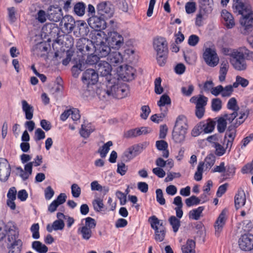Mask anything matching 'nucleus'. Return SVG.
<instances>
[{"instance_id": "obj_3", "label": "nucleus", "mask_w": 253, "mask_h": 253, "mask_svg": "<svg viewBox=\"0 0 253 253\" xmlns=\"http://www.w3.org/2000/svg\"><path fill=\"white\" fill-rule=\"evenodd\" d=\"M216 122L211 119L201 122L197 125L192 131V134L197 136L201 133H209L214 129Z\"/></svg>"}, {"instance_id": "obj_24", "label": "nucleus", "mask_w": 253, "mask_h": 253, "mask_svg": "<svg viewBox=\"0 0 253 253\" xmlns=\"http://www.w3.org/2000/svg\"><path fill=\"white\" fill-rule=\"evenodd\" d=\"M233 51L245 60H253V51L250 50L245 46L241 47L238 50Z\"/></svg>"}, {"instance_id": "obj_21", "label": "nucleus", "mask_w": 253, "mask_h": 253, "mask_svg": "<svg viewBox=\"0 0 253 253\" xmlns=\"http://www.w3.org/2000/svg\"><path fill=\"white\" fill-rule=\"evenodd\" d=\"M221 16L224 20V24L228 29H231L235 26V22L232 15L226 10H223Z\"/></svg>"}, {"instance_id": "obj_8", "label": "nucleus", "mask_w": 253, "mask_h": 253, "mask_svg": "<svg viewBox=\"0 0 253 253\" xmlns=\"http://www.w3.org/2000/svg\"><path fill=\"white\" fill-rule=\"evenodd\" d=\"M82 80L87 87L89 85L95 84L98 80V74L93 69H87L83 73Z\"/></svg>"}, {"instance_id": "obj_34", "label": "nucleus", "mask_w": 253, "mask_h": 253, "mask_svg": "<svg viewBox=\"0 0 253 253\" xmlns=\"http://www.w3.org/2000/svg\"><path fill=\"white\" fill-rule=\"evenodd\" d=\"M32 248L40 253H46L48 251V248L38 241H34L32 243Z\"/></svg>"}, {"instance_id": "obj_53", "label": "nucleus", "mask_w": 253, "mask_h": 253, "mask_svg": "<svg viewBox=\"0 0 253 253\" xmlns=\"http://www.w3.org/2000/svg\"><path fill=\"white\" fill-rule=\"evenodd\" d=\"M39 229L40 226L38 223H34L31 226L30 230L32 233V237L34 239H38L40 238Z\"/></svg>"}, {"instance_id": "obj_30", "label": "nucleus", "mask_w": 253, "mask_h": 253, "mask_svg": "<svg viewBox=\"0 0 253 253\" xmlns=\"http://www.w3.org/2000/svg\"><path fill=\"white\" fill-rule=\"evenodd\" d=\"M195 242L191 239H188L186 244L182 247L183 253H195Z\"/></svg>"}, {"instance_id": "obj_4", "label": "nucleus", "mask_w": 253, "mask_h": 253, "mask_svg": "<svg viewBox=\"0 0 253 253\" xmlns=\"http://www.w3.org/2000/svg\"><path fill=\"white\" fill-rule=\"evenodd\" d=\"M230 56V62L233 67L237 71H245L248 67L246 60L240 57L233 50L229 54Z\"/></svg>"}, {"instance_id": "obj_47", "label": "nucleus", "mask_w": 253, "mask_h": 253, "mask_svg": "<svg viewBox=\"0 0 253 253\" xmlns=\"http://www.w3.org/2000/svg\"><path fill=\"white\" fill-rule=\"evenodd\" d=\"M222 107V102L219 98H213L211 101V108L213 111H219Z\"/></svg>"}, {"instance_id": "obj_5", "label": "nucleus", "mask_w": 253, "mask_h": 253, "mask_svg": "<svg viewBox=\"0 0 253 253\" xmlns=\"http://www.w3.org/2000/svg\"><path fill=\"white\" fill-rule=\"evenodd\" d=\"M107 41L111 48L118 49L124 44V38L118 33L108 31Z\"/></svg>"}, {"instance_id": "obj_25", "label": "nucleus", "mask_w": 253, "mask_h": 253, "mask_svg": "<svg viewBox=\"0 0 253 253\" xmlns=\"http://www.w3.org/2000/svg\"><path fill=\"white\" fill-rule=\"evenodd\" d=\"M138 149L139 147L138 146H133L128 148L124 153L123 156L124 160L128 161L137 156Z\"/></svg>"}, {"instance_id": "obj_60", "label": "nucleus", "mask_w": 253, "mask_h": 253, "mask_svg": "<svg viewBox=\"0 0 253 253\" xmlns=\"http://www.w3.org/2000/svg\"><path fill=\"white\" fill-rule=\"evenodd\" d=\"M45 137V133L41 128H39L35 130L34 139L36 141L43 139Z\"/></svg>"}, {"instance_id": "obj_20", "label": "nucleus", "mask_w": 253, "mask_h": 253, "mask_svg": "<svg viewBox=\"0 0 253 253\" xmlns=\"http://www.w3.org/2000/svg\"><path fill=\"white\" fill-rule=\"evenodd\" d=\"M226 211L225 210H223L220 213L218 217L215 221L214 228L216 234H219L221 231L225 224L226 220Z\"/></svg>"}, {"instance_id": "obj_6", "label": "nucleus", "mask_w": 253, "mask_h": 253, "mask_svg": "<svg viewBox=\"0 0 253 253\" xmlns=\"http://www.w3.org/2000/svg\"><path fill=\"white\" fill-rule=\"evenodd\" d=\"M76 46L78 52H80L83 55L89 54L94 49V45L91 41L86 38L79 39Z\"/></svg>"}, {"instance_id": "obj_39", "label": "nucleus", "mask_w": 253, "mask_h": 253, "mask_svg": "<svg viewBox=\"0 0 253 253\" xmlns=\"http://www.w3.org/2000/svg\"><path fill=\"white\" fill-rule=\"evenodd\" d=\"M171 104V99L170 97L166 94L162 95L160 100L158 101L157 104L160 107L161 111L163 110V107L166 105H170Z\"/></svg>"}, {"instance_id": "obj_18", "label": "nucleus", "mask_w": 253, "mask_h": 253, "mask_svg": "<svg viewBox=\"0 0 253 253\" xmlns=\"http://www.w3.org/2000/svg\"><path fill=\"white\" fill-rule=\"evenodd\" d=\"M48 10V19L54 22H58L62 18V13L61 8L59 7H55L54 6H50Z\"/></svg>"}, {"instance_id": "obj_36", "label": "nucleus", "mask_w": 253, "mask_h": 253, "mask_svg": "<svg viewBox=\"0 0 253 253\" xmlns=\"http://www.w3.org/2000/svg\"><path fill=\"white\" fill-rule=\"evenodd\" d=\"M113 145V142L109 141L104 144L102 147L98 150V153H99L100 157L102 158H105L110 150V147Z\"/></svg>"}, {"instance_id": "obj_62", "label": "nucleus", "mask_w": 253, "mask_h": 253, "mask_svg": "<svg viewBox=\"0 0 253 253\" xmlns=\"http://www.w3.org/2000/svg\"><path fill=\"white\" fill-rule=\"evenodd\" d=\"M72 194L75 198H78L81 193L80 187L77 184H73L71 186Z\"/></svg>"}, {"instance_id": "obj_29", "label": "nucleus", "mask_w": 253, "mask_h": 253, "mask_svg": "<svg viewBox=\"0 0 253 253\" xmlns=\"http://www.w3.org/2000/svg\"><path fill=\"white\" fill-rule=\"evenodd\" d=\"M86 8V5L84 2H78L74 6L73 11L76 15L82 16L84 14Z\"/></svg>"}, {"instance_id": "obj_41", "label": "nucleus", "mask_w": 253, "mask_h": 253, "mask_svg": "<svg viewBox=\"0 0 253 253\" xmlns=\"http://www.w3.org/2000/svg\"><path fill=\"white\" fill-rule=\"evenodd\" d=\"M94 40L96 41H94V42L96 44L101 43V42H105L107 41V37L106 35L104 32H102L101 31H98L97 33L95 34L94 36Z\"/></svg>"}, {"instance_id": "obj_43", "label": "nucleus", "mask_w": 253, "mask_h": 253, "mask_svg": "<svg viewBox=\"0 0 253 253\" xmlns=\"http://www.w3.org/2000/svg\"><path fill=\"white\" fill-rule=\"evenodd\" d=\"M227 107L228 109L233 110V112H238L239 107L237 105L236 99L234 97L230 98L227 104Z\"/></svg>"}, {"instance_id": "obj_16", "label": "nucleus", "mask_w": 253, "mask_h": 253, "mask_svg": "<svg viewBox=\"0 0 253 253\" xmlns=\"http://www.w3.org/2000/svg\"><path fill=\"white\" fill-rule=\"evenodd\" d=\"M94 48L96 54L100 57L108 56L111 51V46L106 42L96 44L94 45Z\"/></svg>"}, {"instance_id": "obj_14", "label": "nucleus", "mask_w": 253, "mask_h": 253, "mask_svg": "<svg viewBox=\"0 0 253 253\" xmlns=\"http://www.w3.org/2000/svg\"><path fill=\"white\" fill-rule=\"evenodd\" d=\"M153 46L157 54L168 53V42L165 38L158 37L154 39Z\"/></svg>"}, {"instance_id": "obj_37", "label": "nucleus", "mask_w": 253, "mask_h": 253, "mask_svg": "<svg viewBox=\"0 0 253 253\" xmlns=\"http://www.w3.org/2000/svg\"><path fill=\"white\" fill-rule=\"evenodd\" d=\"M169 221L170 225L172 226L173 232L174 233L177 232L180 226V219L175 216L172 215L169 218Z\"/></svg>"}, {"instance_id": "obj_2", "label": "nucleus", "mask_w": 253, "mask_h": 253, "mask_svg": "<svg viewBox=\"0 0 253 253\" xmlns=\"http://www.w3.org/2000/svg\"><path fill=\"white\" fill-rule=\"evenodd\" d=\"M151 227L155 230V239L157 242H162L165 237L166 230L164 222L153 215L149 218Z\"/></svg>"}, {"instance_id": "obj_13", "label": "nucleus", "mask_w": 253, "mask_h": 253, "mask_svg": "<svg viewBox=\"0 0 253 253\" xmlns=\"http://www.w3.org/2000/svg\"><path fill=\"white\" fill-rule=\"evenodd\" d=\"M11 172L10 164L6 159L4 158L0 159V180L2 182L6 181Z\"/></svg>"}, {"instance_id": "obj_40", "label": "nucleus", "mask_w": 253, "mask_h": 253, "mask_svg": "<svg viewBox=\"0 0 253 253\" xmlns=\"http://www.w3.org/2000/svg\"><path fill=\"white\" fill-rule=\"evenodd\" d=\"M227 122L222 116L219 117L217 120V128L220 133L223 132L227 126Z\"/></svg>"}, {"instance_id": "obj_22", "label": "nucleus", "mask_w": 253, "mask_h": 253, "mask_svg": "<svg viewBox=\"0 0 253 253\" xmlns=\"http://www.w3.org/2000/svg\"><path fill=\"white\" fill-rule=\"evenodd\" d=\"M246 201L245 193L243 190H239L235 196V206L238 209L245 205Z\"/></svg>"}, {"instance_id": "obj_17", "label": "nucleus", "mask_w": 253, "mask_h": 253, "mask_svg": "<svg viewBox=\"0 0 253 253\" xmlns=\"http://www.w3.org/2000/svg\"><path fill=\"white\" fill-rule=\"evenodd\" d=\"M60 24L64 26L66 32L70 33L75 28V21L72 16L65 15L62 17Z\"/></svg>"}, {"instance_id": "obj_49", "label": "nucleus", "mask_w": 253, "mask_h": 253, "mask_svg": "<svg viewBox=\"0 0 253 253\" xmlns=\"http://www.w3.org/2000/svg\"><path fill=\"white\" fill-rule=\"evenodd\" d=\"M92 131L93 129L90 128L89 126H85L84 125H82L80 133L82 137L87 138Z\"/></svg>"}, {"instance_id": "obj_56", "label": "nucleus", "mask_w": 253, "mask_h": 253, "mask_svg": "<svg viewBox=\"0 0 253 253\" xmlns=\"http://www.w3.org/2000/svg\"><path fill=\"white\" fill-rule=\"evenodd\" d=\"M212 146L215 148V153L218 156H222L225 152V149L224 147L218 142L214 143Z\"/></svg>"}, {"instance_id": "obj_58", "label": "nucleus", "mask_w": 253, "mask_h": 253, "mask_svg": "<svg viewBox=\"0 0 253 253\" xmlns=\"http://www.w3.org/2000/svg\"><path fill=\"white\" fill-rule=\"evenodd\" d=\"M140 135L139 128L130 129L125 133V136L127 138L136 137Z\"/></svg>"}, {"instance_id": "obj_52", "label": "nucleus", "mask_w": 253, "mask_h": 253, "mask_svg": "<svg viewBox=\"0 0 253 253\" xmlns=\"http://www.w3.org/2000/svg\"><path fill=\"white\" fill-rule=\"evenodd\" d=\"M84 219L85 220V224L83 226L86 227L90 230L95 228L96 222L94 219L90 217H87Z\"/></svg>"}, {"instance_id": "obj_57", "label": "nucleus", "mask_w": 253, "mask_h": 253, "mask_svg": "<svg viewBox=\"0 0 253 253\" xmlns=\"http://www.w3.org/2000/svg\"><path fill=\"white\" fill-rule=\"evenodd\" d=\"M162 80L161 78H157L155 81V92L156 94H160L164 91L163 88L161 86Z\"/></svg>"}, {"instance_id": "obj_9", "label": "nucleus", "mask_w": 253, "mask_h": 253, "mask_svg": "<svg viewBox=\"0 0 253 253\" xmlns=\"http://www.w3.org/2000/svg\"><path fill=\"white\" fill-rule=\"evenodd\" d=\"M240 22L244 28V31H242V33L246 34L249 32L251 31L253 28V10L251 9L242 16Z\"/></svg>"}, {"instance_id": "obj_61", "label": "nucleus", "mask_w": 253, "mask_h": 253, "mask_svg": "<svg viewBox=\"0 0 253 253\" xmlns=\"http://www.w3.org/2000/svg\"><path fill=\"white\" fill-rule=\"evenodd\" d=\"M156 199L157 201L161 205H164L166 203V201L163 196V191L161 189L156 190Z\"/></svg>"}, {"instance_id": "obj_64", "label": "nucleus", "mask_w": 253, "mask_h": 253, "mask_svg": "<svg viewBox=\"0 0 253 253\" xmlns=\"http://www.w3.org/2000/svg\"><path fill=\"white\" fill-rule=\"evenodd\" d=\"M242 172L243 173H253V159L251 163L247 164L243 167Z\"/></svg>"}, {"instance_id": "obj_55", "label": "nucleus", "mask_w": 253, "mask_h": 253, "mask_svg": "<svg viewBox=\"0 0 253 253\" xmlns=\"http://www.w3.org/2000/svg\"><path fill=\"white\" fill-rule=\"evenodd\" d=\"M199 3L201 9L204 12H207L211 10L210 0H200Z\"/></svg>"}, {"instance_id": "obj_59", "label": "nucleus", "mask_w": 253, "mask_h": 253, "mask_svg": "<svg viewBox=\"0 0 253 253\" xmlns=\"http://www.w3.org/2000/svg\"><path fill=\"white\" fill-rule=\"evenodd\" d=\"M108 88L109 89V92L110 93V96L115 97L119 96V92L117 91V90H118L119 88V85L118 84L111 85H108Z\"/></svg>"}, {"instance_id": "obj_38", "label": "nucleus", "mask_w": 253, "mask_h": 253, "mask_svg": "<svg viewBox=\"0 0 253 253\" xmlns=\"http://www.w3.org/2000/svg\"><path fill=\"white\" fill-rule=\"evenodd\" d=\"M235 172V168L233 165L225 167V170L222 176L224 179L229 178L233 176Z\"/></svg>"}, {"instance_id": "obj_19", "label": "nucleus", "mask_w": 253, "mask_h": 253, "mask_svg": "<svg viewBox=\"0 0 253 253\" xmlns=\"http://www.w3.org/2000/svg\"><path fill=\"white\" fill-rule=\"evenodd\" d=\"M107 60L111 65L117 66L123 62V58L119 52L113 51L109 54Z\"/></svg>"}, {"instance_id": "obj_11", "label": "nucleus", "mask_w": 253, "mask_h": 253, "mask_svg": "<svg viewBox=\"0 0 253 253\" xmlns=\"http://www.w3.org/2000/svg\"><path fill=\"white\" fill-rule=\"evenodd\" d=\"M239 248L244 251H250L253 249V235L245 234L238 240Z\"/></svg>"}, {"instance_id": "obj_27", "label": "nucleus", "mask_w": 253, "mask_h": 253, "mask_svg": "<svg viewBox=\"0 0 253 253\" xmlns=\"http://www.w3.org/2000/svg\"><path fill=\"white\" fill-rule=\"evenodd\" d=\"M190 101L195 103L196 107L205 108L207 103L208 98L202 95H200L199 97L194 96L190 98Z\"/></svg>"}, {"instance_id": "obj_33", "label": "nucleus", "mask_w": 253, "mask_h": 253, "mask_svg": "<svg viewBox=\"0 0 253 253\" xmlns=\"http://www.w3.org/2000/svg\"><path fill=\"white\" fill-rule=\"evenodd\" d=\"M6 235H7L8 241L9 242H11L14 240L18 239L19 236L18 228H17L6 234H2V235H0V240H2Z\"/></svg>"}, {"instance_id": "obj_1", "label": "nucleus", "mask_w": 253, "mask_h": 253, "mask_svg": "<svg viewBox=\"0 0 253 253\" xmlns=\"http://www.w3.org/2000/svg\"><path fill=\"white\" fill-rule=\"evenodd\" d=\"M188 126L187 119L183 115L179 116L175 121L172 131V139L175 143H181L185 139Z\"/></svg>"}, {"instance_id": "obj_7", "label": "nucleus", "mask_w": 253, "mask_h": 253, "mask_svg": "<svg viewBox=\"0 0 253 253\" xmlns=\"http://www.w3.org/2000/svg\"><path fill=\"white\" fill-rule=\"evenodd\" d=\"M203 58L207 64L211 67L216 66L219 62V58L213 48H206L203 53Z\"/></svg>"}, {"instance_id": "obj_46", "label": "nucleus", "mask_w": 253, "mask_h": 253, "mask_svg": "<svg viewBox=\"0 0 253 253\" xmlns=\"http://www.w3.org/2000/svg\"><path fill=\"white\" fill-rule=\"evenodd\" d=\"M107 89L105 88H98L96 90V93L101 99H104L106 97H110V93L109 92V89L108 88V85H106Z\"/></svg>"}, {"instance_id": "obj_54", "label": "nucleus", "mask_w": 253, "mask_h": 253, "mask_svg": "<svg viewBox=\"0 0 253 253\" xmlns=\"http://www.w3.org/2000/svg\"><path fill=\"white\" fill-rule=\"evenodd\" d=\"M185 7L187 13H193L196 11V4L195 2L189 1L186 3Z\"/></svg>"}, {"instance_id": "obj_51", "label": "nucleus", "mask_w": 253, "mask_h": 253, "mask_svg": "<svg viewBox=\"0 0 253 253\" xmlns=\"http://www.w3.org/2000/svg\"><path fill=\"white\" fill-rule=\"evenodd\" d=\"M112 1L116 3L120 9L124 12L127 11L128 5L126 0H112Z\"/></svg>"}, {"instance_id": "obj_15", "label": "nucleus", "mask_w": 253, "mask_h": 253, "mask_svg": "<svg viewBox=\"0 0 253 253\" xmlns=\"http://www.w3.org/2000/svg\"><path fill=\"white\" fill-rule=\"evenodd\" d=\"M97 9L102 16L110 17L113 16L114 9L112 5L109 2L102 1L97 5Z\"/></svg>"}, {"instance_id": "obj_32", "label": "nucleus", "mask_w": 253, "mask_h": 253, "mask_svg": "<svg viewBox=\"0 0 253 253\" xmlns=\"http://www.w3.org/2000/svg\"><path fill=\"white\" fill-rule=\"evenodd\" d=\"M204 209V207L201 206L191 210L189 213V218L196 220H198L201 216L202 213Z\"/></svg>"}, {"instance_id": "obj_10", "label": "nucleus", "mask_w": 253, "mask_h": 253, "mask_svg": "<svg viewBox=\"0 0 253 253\" xmlns=\"http://www.w3.org/2000/svg\"><path fill=\"white\" fill-rule=\"evenodd\" d=\"M95 68L97 70V73L101 76L105 77L106 80L109 83L112 71L111 65L108 62L101 60L95 65Z\"/></svg>"}, {"instance_id": "obj_42", "label": "nucleus", "mask_w": 253, "mask_h": 253, "mask_svg": "<svg viewBox=\"0 0 253 253\" xmlns=\"http://www.w3.org/2000/svg\"><path fill=\"white\" fill-rule=\"evenodd\" d=\"M215 161V157L212 154L208 155L205 160V166L207 169H211L213 166Z\"/></svg>"}, {"instance_id": "obj_48", "label": "nucleus", "mask_w": 253, "mask_h": 253, "mask_svg": "<svg viewBox=\"0 0 253 253\" xmlns=\"http://www.w3.org/2000/svg\"><path fill=\"white\" fill-rule=\"evenodd\" d=\"M201 202V200L195 196H192L185 200V203L187 207H190L193 205H197Z\"/></svg>"}, {"instance_id": "obj_45", "label": "nucleus", "mask_w": 253, "mask_h": 253, "mask_svg": "<svg viewBox=\"0 0 253 253\" xmlns=\"http://www.w3.org/2000/svg\"><path fill=\"white\" fill-rule=\"evenodd\" d=\"M92 204L94 210L97 212L102 211L104 207L103 200L100 198L94 200Z\"/></svg>"}, {"instance_id": "obj_23", "label": "nucleus", "mask_w": 253, "mask_h": 253, "mask_svg": "<svg viewBox=\"0 0 253 253\" xmlns=\"http://www.w3.org/2000/svg\"><path fill=\"white\" fill-rule=\"evenodd\" d=\"M233 8L235 12L241 14L242 16L251 10L249 7L245 5L242 1L233 3Z\"/></svg>"}, {"instance_id": "obj_63", "label": "nucleus", "mask_w": 253, "mask_h": 253, "mask_svg": "<svg viewBox=\"0 0 253 253\" xmlns=\"http://www.w3.org/2000/svg\"><path fill=\"white\" fill-rule=\"evenodd\" d=\"M141 110L142 113L140 114V117L142 119L146 120L151 112L150 108L148 105H144L141 107Z\"/></svg>"}, {"instance_id": "obj_35", "label": "nucleus", "mask_w": 253, "mask_h": 253, "mask_svg": "<svg viewBox=\"0 0 253 253\" xmlns=\"http://www.w3.org/2000/svg\"><path fill=\"white\" fill-rule=\"evenodd\" d=\"M162 111L160 114H156L152 115L150 118L151 120L157 124L162 122L167 115L168 109L165 108L164 110H162Z\"/></svg>"}, {"instance_id": "obj_44", "label": "nucleus", "mask_w": 253, "mask_h": 253, "mask_svg": "<svg viewBox=\"0 0 253 253\" xmlns=\"http://www.w3.org/2000/svg\"><path fill=\"white\" fill-rule=\"evenodd\" d=\"M87 56V59L85 61L86 64L93 65L96 64L100 61H99V57L97 55H93L91 54L90 55H86Z\"/></svg>"}, {"instance_id": "obj_31", "label": "nucleus", "mask_w": 253, "mask_h": 253, "mask_svg": "<svg viewBox=\"0 0 253 253\" xmlns=\"http://www.w3.org/2000/svg\"><path fill=\"white\" fill-rule=\"evenodd\" d=\"M78 233L81 235L82 238L85 240H88L92 235V230L83 226L78 229Z\"/></svg>"}, {"instance_id": "obj_50", "label": "nucleus", "mask_w": 253, "mask_h": 253, "mask_svg": "<svg viewBox=\"0 0 253 253\" xmlns=\"http://www.w3.org/2000/svg\"><path fill=\"white\" fill-rule=\"evenodd\" d=\"M47 18H48V14H47L43 10H40L36 15V19L42 23L45 22Z\"/></svg>"}, {"instance_id": "obj_28", "label": "nucleus", "mask_w": 253, "mask_h": 253, "mask_svg": "<svg viewBox=\"0 0 253 253\" xmlns=\"http://www.w3.org/2000/svg\"><path fill=\"white\" fill-rule=\"evenodd\" d=\"M229 67V63L227 60H224L221 62L219 70L220 75L219 76V80L221 82L225 80Z\"/></svg>"}, {"instance_id": "obj_26", "label": "nucleus", "mask_w": 253, "mask_h": 253, "mask_svg": "<svg viewBox=\"0 0 253 253\" xmlns=\"http://www.w3.org/2000/svg\"><path fill=\"white\" fill-rule=\"evenodd\" d=\"M23 111L25 114L26 119L31 120L33 117L34 108L33 106L28 103V102L23 100L21 102Z\"/></svg>"}, {"instance_id": "obj_12", "label": "nucleus", "mask_w": 253, "mask_h": 253, "mask_svg": "<svg viewBox=\"0 0 253 253\" xmlns=\"http://www.w3.org/2000/svg\"><path fill=\"white\" fill-rule=\"evenodd\" d=\"M88 25L96 31L104 30L107 27V22L101 16H95L87 18Z\"/></svg>"}]
</instances>
